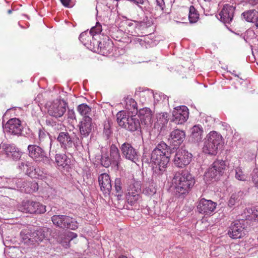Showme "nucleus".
Returning <instances> with one entry per match:
<instances>
[{
	"label": "nucleus",
	"mask_w": 258,
	"mask_h": 258,
	"mask_svg": "<svg viewBox=\"0 0 258 258\" xmlns=\"http://www.w3.org/2000/svg\"><path fill=\"white\" fill-rule=\"evenodd\" d=\"M192 156V154L186 150L179 149L174 155L173 163L176 167L183 168L190 163Z\"/></svg>",
	"instance_id": "nucleus-11"
},
{
	"label": "nucleus",
	"mask_w": 258,
	"mask_h": 258,
	"mask_svg": "<svg viewBox=\"0 0 258 258\" xmlns=\"http://www.w3.org/2000/svg\"><path fill=\"white\" fill-rule=\"evenodd\" d=\"M49 229L47 228H39L34 230L25 229L20 233L22 243L28 246H34L47 238Z\"/></svg>",
	"instance_id": "nucleus-3"
},
{
	"label": "nucleus",
	"mask_w": 258,
	"mask_h": 258,
	"mask_svg": "<svg viewBox=\"0 0 258 258\" xmlns=\"http://www.w3.org/2000/svg\"><path fill=\"white\" fill-rule=\"evenodd\" d=\"M123 104L124 108L133 114H136L138 112L137 103L133 98L129 97L125 98Z\"/></svg>",
	"instance_id": "nucleus-32"
},
{
	"label": "nucleus",
	"mask_w": 258,
	"mask_h": 258,
	"mask_svg": "<svg viewBox=\"0 0 258 258\" xmlns=\"http://www.w3.org/2000/svg\"><path fill=\"white\" fill-rule=\"evenodd\" d=\"M98 182L101 190L105 195H109L112 185L110 176L107 173H102L98 177Z\"/></svg>",
	"instance_id": "nucleus-22"
},
{
	"label": "nucleus",
	"mask_w": 258,
	"mask_h": 258,
	"mask_svg": "<svg viewBox=\"0 0 258 258\" xmlns=\"http://www.w3.org/2000/svg\"><path fill=\"white\" fill-rule=\"evenodd\" d=\"M199 19V14L197 10L193 6H191L189 9L188 20L191 24L196 23Z\"/></svg>",
	"instance_id": "nucleus-36"
},
{
	"label": "nucleus",
	"mask_w": 258,
	"mask_h": 258,
	"mask_svg": "<svg viewBox=\"0 0 258 258\" xmlns=\"http://www.w3.org/2000/svg\"><path fill=\"white\" fill-rule=\"evenodd\" d=\"M73 139V137L66 131L65 132L60 131L59 133L57 141L59 143L60 147L66 153L71 154L72 152L78 149L79 144H81L79 139H78V141L75 142Z\"/></svg>",
	"instance_id": "nucleus-6"
},
{
	"label": "nucleus",
	"mask_w": 258,
	"mask_h": 258,
	"mask_svg": "<svg viewBox=\"0 0 258 258\" xmlns=\"http://www.w3.org/2000/svg\"><path fill=\"white\" fill-rule=\"evenodd\" d=\"M204 130L200 124L195 125L190 129V140L195 143H199L202 141Z\"/></svg>",
	"instance_id": "nucleus-24"
},
{
	"label": "nucleus",
	"mask_w": 258,
	"mask_h": 258,
	"mask_svg": "<svg viewBox=\"0 0 258 258\" xmlns=\"http://www.w3.org/2000/svg\"><path fill=\"white\" fill-rule=\"evenodd\" d=\"M6 132L11 135H19L22 131L21 121L16 118H12L8 121L4 127Z\"/></svg>",
	"instance_id": "nucleus-18"
},
{
	"label": "nucleus",
	"mask_w": 258,
	"mask_h": 258,
	"mask_svg": "<svg viewBox=\"0 0 258 258\" xmlns=\"http://www.w3.org/2000/svg\"><path fill=\"white\" fill-rule=\"evenodd\" d=\"M3 149L7 156L14 160H18L21 156L22 152L13 144L4 145Z\"/></svg>",
	"instance_id": "nucleus-23"
},
{
	"label": "nucleus",
	"mask_w": 258,
	"mask_h": 258,
	"mask_svg": "<svg viewBox=\"0 0 258 258\" xmlns=\"http://www.w3.org/2000/svg\"><path fill=\"white\" fill-rule=\"evenodd\" d=\"M62 5L68 8H72L75 5V1L74 0H59Z\"/></svg>",
	"instance_id": "nucleus-51"
},
{
	"label": "nucleus",
	"mask_w": 258,
	"mask_h": 258,
	"mask_svg": "<svg viewBox=\"0 0 258 258\" xmlns=\"http://www.w3.org/2000/svg\"><path fill=\"white\" fill-rule=\"evenodd\" d=\"M39 140L40 142L46 141L49 142L50 148L51 147L52 141L49 134L42 129L39 130Z\"/></svg>",
	"instance_id": "nucleus-39"
},
{
	"label": "nucleus",
	"mask_w": 258,
	"mask_h": 258,
	"mask_svg": "<svg viewBox=\"0 0 258 258\" xmlns=\"http://www.w3.org/2000/svg\"><path fill=\"white\" fill-rule=\"evenodd\" d=\"M52 127L54 130L61 131L62 130V128L63 127V126L61 123H59L55 122V123H54L53 125L52 126Z\"/></svg>",
	"instance_id": "nucleus-53"
},
{
	"label": "nucleus",
	"mask_w": 258,
	"mask_h": 258,
	"mask_svg": "<svg viewBox=\"0 0 258 258\" xmlns=\"http://www.w3.org/2000/svg\"><path fill=\"white\" fill-rule=\"evenodd\" d=\"M53 224L59 228L76 230L78 228L77 221L72 217L67 215H53L51 217Z\"/></svg>",
	"instance_id": "nucleus-7"
},
{
	"label": "nucleus",
	"mask_w": 258,
	"mask_h": 258,
	"mask_svg": "<svg viewBox=\"0 0 258 258\" xmlns=\"http://www.w3.org/2000/svg\"><path fill=\"white\" fill-rule=\"evenodd\" d=\"M77 110L82 116L85 117L89 116L91 109L88 105L83 103L78 105Z\"/></svg>",
	"instance_id": "nucleus-38"
},
{
	"label": "nucleus",
	"mask_w": 258,
	"mask_h": 258,
	"mask_svg": "<svg viewBox=\"0 0 258 258\" xmlns=\"http://www.w3.org/2000/svg\"><path fill=\"white\" fill-rule=\"evenodd\" d=\"M168 149L167 144L161 142L152 152L151 161L153 165V175L156 177L162 175L166 171L170 160Z\"/></svg>",
	"instance_id": "nucleus-1"
},
{
	"label": "nucleus",
	"mask_w": 258,
	"mask_h": 258,
	"mask_svg": "<svg viewBox=\"0 0 258 258\" xmlns=\"http://www.w3.org/2000/svg\"><path fill=\"white\" fill-rule=\"evenodd\" d=\"M69 121L76 120V115L73 109H69L67 113Z\"/></svg>",
	"instance_id": "nucleus-52"
},
{
	"label": "nucleus",
	"mask_w": 258,
	"mask_h": 258,
	"mask_svg": "<svg viewBox=\"0 0 258 258\" xmlns=\"http://www.w3.org/2000/svg\"><path fill=\"white\" fill-rule=\"evenodd\" d=\"M101 163L102 165L105 167H108L110 165L112 164V160L108 157L102 156L101 159Z\"/></svg>",
	"instance_id": "nucleus-49"
},
{
	"label": "nucleus",
	"mask_w": 258,
	"mask_h": 258,
	"mask_svg": "<svg viewBox=\"0 0 258 258\" xmlns=\"http://www.w3.org/2000/svg\"><path fill=\"white\" fill-rule=\"evenodd\" d=\"M32 207V201H24L22 202V204L20 207V210L23 212L33 214V212L34 211Z\"/></svg>",
	"instance_id": "nucleus-37"
},
{
	"label": "nucleus",
	"mask_w": 258,
	"mask_h": 258,
	"mask_svg": "<svg viewBox=\"0 0 258 258\" xmlns=\"http://www.w3.org/2000/svg\"><path fill=\"white\" fill-rule=\"evenodd\" d=\"M56 121L51 118H48L46 120V124L49 126H52Z\"/></svg>",
	"instance_id": "nucleus-54"
},
{
	"label": "nucleus",
	"mask_w": 258,
	"mask_h": 258,
	"mask_svg": "<svg viewBox=\"0 0 258 258\" xmlns=\"http://www.w3.org/2000/svg\"><path fill=\"white\" fill-rule=\"evenodd\" d=\"M11 13H12V10H9L8 11V13H9V14H11Z\"/></svg>",
	"instance_id": "nucleus-59"
},
{
	"label": "nucleus",
	"mask_w": 258,
	"mask_h": 258,
	"mask_svg": "<svg viewBox=\"0 0 258 258\" xmlns=\"http://www.w3.org/2000/svg\"><path fill=\"white\" fill-rule=\"evenodd\" d=\"M153 96L154 104H159L165 102L166 100H167V97L164 94L162 93H156L154 94L152 92L149 91L143 92L140 94L141 101L143 102L142 98L145 97Z\"/></svg>",
	"instance_id": "nucleus-27"
},
{
	"label": "nucleus",
	"mask_w": 258,
	"mask_h": 258,
	"mask_svg": "<svg viewBox=\"0 0 258 258\" xmlns=\"http://www.w3.org/2000/svg\"><path fill=\"white\" fill-rule=\"evenodd\" d=\"M104 129H105V130H106V133H107V132H108V131L106 130V127H104Z\"/></svg>",
	"instance_id": "nucleus-61"
},
{
	"label": "nucleus",
	"mask_w": 258,
	"mask_h": 258,
	"mask_svg": "<svg viewBox=\"0 0 258 258\" xmlns=\"http://www.w3.org/2000/svg\"><path fill=\"white\" fill-rule=\"evenodd\" d=\"M222 142V136L216 131L210 132L206 136L203 148V152L209 155H215Z\"/></svg>",
	"instance_id": "nucleus-5"
},
{
	"label": "nucleus",
	"mask_w": 258,
	"mask_h": 258,
	"mask_svg": "<svg viewBox=\"0 0 258 258\" xmlns=\"http://www.w3.org/2000/svg\"><path fill=\"white\" fill-rule=\"evenodd\" d=\"M239 195L241 196V194H233L231 195L228 202V205L229 207H232L233 206L235 205L236 203L240 201V197Z\"/></svg>",
	"instance_id": "nucleus-44"
},
{
	"label": "nucleus",
	"mask_w": 258,
	"mask_h": 258,
	"mask_svg": "<svg viewBox=\"0 0 258 258\" xmlns=\"http://www.w3.org/2000/svg\"><path fill=\"white\" fill-rule=\"evenodd\" d=\"M67 103L63 100L56 99L48 107V114L55 118L61 117L66 111Z\"/></svg>",
	"instance_id": "nucleus-12"
},
{
	"label": "nucleus",
	"mask_w": 258,
	"mask_h": 258,
	"mask_svg": "<svg viewBox=\"0 0 258 258\" xmlns=\"http://www.w3.org/2000/svg\"><path fill=\"white\" fill-rule=\"evenodd\" d=\"M110 156L112 160V165L114 167L118 168V165L121 160V157L118 149L113 144L110 146Z\"/></svg>",
	"instance_id": "nucleus-29"
},
{
	"label": "nucleus",
	"mask_w": 258,
	"mask_h": 258,
	"mask_svg": "<svg viewBox=\"0 0 258 258\" xmlns=\"http://www.w3.org/2000/svg\"><path fill=\"white\" fill-rule=\"evenodd\" d=\"M30 165V162L28 161H21L18 163V168L22 171L26 172L27 168Z\"/></svg>",
	"instance_id": "nucleus-50"
},
{
	"label": "nucleus",
	"mask_w": 258,
	"mask_h": 258,
	"mask_svg": "<svg viewBox=\"0 0 258 258\" xmlns=\"http://www.w3.org/2000/svg\"><path fill=\"white\" fill-rule=\"evenodd\" d=\"M116 120L119 126L131 132L140 128V121L136 115H130L128 112L122 110L116 114Z\"/></svg>",
	"instance_id": "nucleus-4"
},
{
	"label": "nucleus",
	"mask_w": 258,
	"mask_h": 258,
	"mask_svg": "<svg viewBox=\"0 0 258 258\" xmlns=\"http://www.w3.org/2000/svg\"><path fill=\"white\" fill-rule=\"evenodd\" d=\"M38 189V185L34 181L26 182L24 188H22V192L26 193H31L36 191Z\"/></svg>",
	"instance_id": "nucleus-35"
},
{
	"label": "nucleus",
	"mask_w": 258,
	"mask_h": 258,
	"mask_svg": "<svg viewBox=\"0 0 258 258\" xmlns=\"http://www.w3.org/2000/svg\"><path fill=\"white\" fill-rule=\"evenodd\" d=\"M206 2H211L212 0H204Z\"/></svg>",
	"instance_id": "nucleus-60"
},
{
	"label": "nucleus",
	"mask_w": 258,
	"mask_h": 258,
	"mask_svg": "<svg viewBox=\"0 0 258 258\" xmlns=\"http://www.w3.org/2000/svg\"><path fill=\"white\" fill-rule=\"evenodd\" d=\"M252 181L255 187L258 189V168L254 169L252 171Z\"/></svg>",
	"instance_id": "nucleus-47"
},
{
	"label": "nucleus",
	"mask_w": 258,
	"mask_h": 258,
	"mask_svg": "<svg viewBox=\"0 0 258 258\" xmlns=\"http://www.w3.org/2000/svg\"><path fill=\"white\" fill-rule=\"evenodd\" d=\"M246 211L247 213L249 214L248 215V216H251V218H254L255 221L258 222V206L253 209H247Z\"/></svg>",
	"instance_id": "nucleus-45"
},
{
	"label": "nucleus",
	"mask_w": 258,
	"mask_h": 258,
	"mask_svg": "<svg viewBox=\"0 0 258 258\" xmlns=\"http://www.w3.org/2000/svg\"><path fill=\"white\" fill-rule=\"evenodd\" d=\"M55 162L59 170L68 168L71 162L70 159L64 154H57L55 157Z\"/></svg>",
	"instance_id": "nucleus-28"
},
{
	"label": "nucleus",
	"mask_w": 258,
	"mask_h": 258,
	"mask_svg": "<svg viewBox=\"0 0 258 258\" xmlns=\"http://www.w3.org/2000/svg\"><path fill=\"white\" fill-rule=\"evenodd\" d=\"M227 234L232 239L240 238L246 234V229L240 221H236L229 227Z\"/></svg>",
	"instance_id": "nucleus-17"
},
{
	"label": "nucleus",
	"mask_w": 258,
	"mask_h": 258,
	"mask_svg": "<svg viewBox=\"0 0 258 258\" xmlns=\"http://www.w3.org/2000/svg\"><path fill=\"white\" fill-rule=\"evenodd\" d=\"M99 5H98V4L96 6V10H97V11H98V8H99Z\"/></svg>",
	"instance_id": "nucleus-58"
},
{
	"label": "nucleus",
	"mask_w": 258,
	"mask_h": 258,
	"mask_svg": "<svg viewBox=\"0 0 258 258\" xmlns=\"http://www.w3.org/2000/svg\"><path fill=\"white\" fill-rule=\"evenodd\" d=\"M147 189H146V190L145 191L146 194L147 193Z\"/></svg>",
	"instance_id": "nucleus-63"
},
{
	"label": "nucleus",
	"mask_w": 258,
	"mask_h": 258,
	"mask_svg": "<svg viewBox=\"0 0 258 258\" xmlns=\"http://www.w3.org/2000/svg\"><path fill=\"white\" fill-rule=\"evenodd\" d=\"M235 177L240 181H245L246 179V175L244 173L243 169L240 166L236 167L234 168Z\"/></svg>",
	"instance_id": "nucleus-40"
},
{
	"label": "nucleus",
	"mask_w": 258,
	"mask_h": 258,
	"mask_svg": "<svg viewBox=\"0 0 258 258\" xmlns=\"http://www.w3.org/2000/svg\"><path fill=\"white\" fill-rule=\"evenodd\" d=\"M32 206L34 211L33 214H42L46 212L45 206L39 202L32 201Z\"/></svg>",
	"instance_id": "nucleus-41"
},
{
	"label": "nucleus",
	"mask_w": 258,
	"mask_h": 258,
	"mask_svg": "<svg viewBox=\"0 0 258 258\" xmlns=\"http://www.w3.org/2000/svg\"><path fill=\"white\" fill-rule=\"evenodd\" d=\"M78 126L82 138L88 137L94 127L92 119L89 116L83 117Z\"/></svg>",
	"instance_id": "nucleus-20"
},
{
	"label": "nucleus",
	"mask_w": 258,
	"mask_h": 258,
	"mask_svg": "<svg viewBox=\"0 0 258 258\" xmlns=\"http://www.w3.org/2000/svg\"><path fill=\"white\" fill-rule=\"evenodd\" d=\"M157 2L158 6L161 8L162 10H163L164 5L162 4V2L160 3L158 0H157Z\"/></svg>",
	"instance_id": "nucleus-56"
},
{
	"label": "nucleus",
	"mask_w": 258,
	"mask_h": 258,
	"mask_svg": "<svg viewBox=\"0 0 258 258\" xmlns=\"http://www.w3.org/2000/svg\"><path fill=\"white\" fill-rule=\"evenodd\" d=\"M157 123L162 126L166 124L168 121V115L166 112H162L157 114Z\"/></svg>",
	"instance_id": "nucleus-42"
},
{
	"label": "nucleus",
	"mask_w": 258,
	"mask_h": 258,
	"mask_svg": "<svg viewBox=\"0 0 258 258\" xmlns=\"http://www.w3.org/2000/svg\"><path fill=\"white\" fill-rule=\"evenodd\" d=\"M77 234L72 232H67L59 234L57 238V241L60 243L63 247L67 248L70 247V242L76 238Z\"/></svg>",
	"instance_id": "nucleus-26"
},
{
	"label": "nucleus",
	"mask_w": 258,
	"mask_h": 258,
	"mask_svg": "<svg viewBox=\"0 0 258 258\" xmlns=\"http://www.w3.org/2000/svg\"><path fill=\"white\" fill-rule=\"evenodd\" d=\"M217 206V203L210 200L202 198L199 201L197 206L198 211L205 216L213 215Z\"/></svg>",
	"instance_id": "nucleus-14"
},
{
	"label": "nucleus",
	"mask_w": 258,
	"mask_h": 258,
	"mask_svg": "<svg viewBox=\"0 0 258 258\" xmlns=\"http://www.w3.org/2000/svg\"><path fill=\"white\" fill-rule=\"evenodd\" d=\"M172 183L176 194L179 196L187 195L195 183V178L187 171L176 172L174 175Z\"/></svg>",
	"instance_id": "nucleus-2"
},
{
	"label": "nucleus",
	"mask_w": 258,
	"mask_h": 258,
	"mask_svg": "<svg viewBox=\"0 0 258 258\" xmlns=\"http://www.w3.org/2000/svg\"><path fill=\"white\" fill-rule=\"evenodd\" d=\"M29 155L36 161L48 163L49 157L45 151L39 146L36 145H29L28 146Z\"/></svg>",
	"instance_id": "nucleus-13"
},
{
	"label": "nucleus",
	"mask_w": 258,
	"mask_h": 258,
	"mask_svg": "<svg viewBox=\"0 0 258 258\" xmlns=\"http://www.w3.org/2000/svg\"><path fill=\"white\" fill-rule=\"evenodd\" d=\"M248 32L252 33H253L252 31H249Z\"/></svg>",
	"instance_id": "nucleus-62"
},
{
	"label": "nucleus",
	"mask_w": 258,
	"mask_h": 258,
	"mask_svg": "<svg viewBox=\"0 0 258 258\" xmlns=\"http://www.w3.org/2000/svg\"><path fill=\"white\" fill-rule=\"evenodd\" d=\"M185 138V133L182 130L178 129L173 131L170 135L169 140L174 146H177L180 145L184 140Z\"/></svg>",
	"instance_id": "nucleus-25"
},
{
	"label": "nucleus",
	"mask_w": 258,
	"mask_h": 258,
	"mask_svg": "<svg viewBox=\"0 0 258 258\" xmlns=\"http://www.w3.org/2000/svg\"><path fill=\"white\" fill-rule=\"evenodd\" d=\"M118 258H127V257L124 255H121V256H119Z\"/></svg>",
	"instance_id": "nucleus-57"
},
{
	"label": "nucleus",
	"mask_w": 258,
	"mask_h": 258,
	"mask_svg": "<svg viewBox=\"0 0 258 258\" xmlns=\"http://www.w3.org/2000/svg\"><path fill=\"white\" fill-rule=\"evenodd\" d=\"M244 18L247 22L253 23L258 27V10H251L242 14Z\"/></svg>",
	"instance_id": "nucleus-31"
},
{
	"label": "nucleus",
	"mask_w": 258,
	"mask_h": 258,
	"mask_svg": "<svg viewBox=\"0 0 258 258\" xmlns=\"http://www.w3.org/2000/svg\"><path fill=\"white\" fill-rule=\"evenodd\" d=\"M119 30L132 36H139L141 33V25L137 21L123 20L119 24Z\"/></svg>",
	"instance_id": "nucleus-9"
},
{
	"label": "nucleus",
	"mask_w": 258,
	"mask_h": 258,
	"mask_svg": "<svg viewBox=\"0 0 258 258\" xmlns=\"http://www.w3.org/2000/svg\"><path fill=\"white\" fill-rule=\"evenodd\" d=\"M141 183L139 181H134L129 185L127 191L125 195L127 202L131 205H134L139 201L141 198Z\"/></svg>",
	"instance_id": "nucleus-10"
},
{
	"label": "nucleus",
	"mask_w": 258,
	"mask_h": 258,
	"mask_svg": "<svg viewBox=\"0 0 258 258\" xmlns=\"http://www.w3.org/2000/svg\"><path fill=\"white\" fill-rule=\"evenodd\" d=\"M80 41L88 49L92 51H96L97 46H99V41L94 37L90 31H85L82 32L79 36Z\"/></svg>",
	"instance_id": "nucleus-15"
},
{
	"label": "nucleus",
	"mask_w": 258,
	"mask_h": 258,
	"mask_svg": "<svg viewBox=\"0 0 258 258\" xmlns=\"http://www.w3.org/2000/svg\"><path fill=\"white\" fill-rule=\"evenodd\" d=\"M90 31L92 33V34L94 35V37L96 38L102 31L101 25L99 23H97L96 26L92 27Z\"/></svg>",
	"instance_id": "nucleus-46"
},
{
	"label": "nucleus",
	"mask_w": 258,
	"mask_h": 258,
	"mask_svg": "<svg viewBox=\"0 0 258 258\" xmlns=\"http://www.w3.org/2000/svg\"><path fill=\"white\" fill-rule=\"evenodd\" d=\"M120 150L122 156L126 159L135 162L138 159V153L131 144L123 143L120 147Z\"/></svg>",
	"instance_id": "nucleus-21"
},
{
	"label": "nucleus",
	"mask_w": 258,
	"mask_h": 258,
	"mask_svg": "<svg viewBox=\"0 0 258 258\" xmlns=\"http://www.w3.org/2000/svg\"><path fill=\"white\" fill-rule=\"evenodd\" d=\"M250 5L255 6L258 4V0H245Z\"/></svg>",
	"instance_id": "nucleus-55"
},
{
	"label": "nucleus",
	"mask_w": 258,
	"mask_h": 258,
	"mask_svg": "<svg viewBox=\"0 0 258 258\" xmlns=\"http://www.w3.org/2000/svg\"><path fill=\"white\" fill-rule=\"evenodd\" d=\"M26 173L30 177L43 179L45 175L42 171H41L39 168L35 167L32 163L30 162V165L27 167Z\"/></svg>",
	"instance_id": "nucleus-30"
},
{
	"label": "nucleus",
	"mask_w": 258,
	"mask_h": 258,
	"mask_svg": "<svg viewBox=\"0 0 258 258\" xmlns=\"http://www.w3.org/2000/svg\"><path fill=\"white\" fill-rule=\"evenodd\" d=\"M114 187L117 196L118 197L119 196L121 197L123 190L122 188V183L120 178L115 179Z\"/></svg>",
	"instance_id": "nucleus-43"
},
{
	"label": "nucleus",
	"mask_w": 258,
	"mask_h": 258,
	"mask_svg": "<svg viewBox=\"0 0 258 258\" xmlns=\"http://www.w3.org/2000/svg\"><path fill=\"white\" fill-rule=\"evenodd\" d=\"M152 111L149 108L145 107L139 111V116L141 119L143 120L145 123L150 122L152 118Z\"/></svg>",
	"instance_id": "nucleus-34"
},
{
	"label": "nucleus",
	"mask_w": 258,
	"mask_h": 258,
	"mask_svg": "<svg viewBox=\"0 0 258 258\" xmlns=\"http://www.w3.org/2000/svg\"><path fill=\"white\" fill-rule=\"evenodd\" d=\"M225 162L218 160L213 162L207 171L205 172L204 177L206 181H210L217 176L222 175L225 169Z\"/></svg>",
	"instance_id": "nucleus-8"
},
{
	"label": "nucleus",
	"mask_w": 258,
	"mask_h": 258,
	"mask_svg": "<svg viewBox=\"0 0 258 258\" xmlns=\"http://www.w3.org/2000/svg\"><path fill=\"white\" fill-rule=\"evenodd\" d=\"M14 182L16 184L17 187L22 192V188H24L26 181L24 179L19 178L15 179Z\"/></svg>",
	"instance_id": "nucleus-48"
},
{
	"label": "nucleus",
	"mask_w": 258,
	"mask_h": 258,
	"mask_svg": "<svg viewBox=\"0 0 258 258\" xmlns=\"http://www.w3.org/2000/svg\"><path fill=\"white\" fill-rule=\"evenodd\" d=\"M99 46L96 47V51L103 55L109 53L112 47V44L111 42L108 39V41L106 42L105 44L102 45L101 42L99 41Z\"/></svg>",
	"instance_id": "nucleus-33"
},
{
	"label": "nucleus",
	"mask_w": 258,
	"mask_h": 258,
	"mask_svg": "<svg viewBox=\"0 0 258 258\" xmlns=\"http://www.w3.org/2000/svg\"><path fill=\"white\" fill-rule=\"evenodd\" d=\"M235 6L225 4L220 12L219 15L221 21L226 24H230L233 18Z\"/></svg>",
	"instance_id": "nucleus-19"
},
{
	"label": "nucleus",
	"mask_w": 258,
	"mask_h": 258,
	"mask_svg": "<svg viewBox=\"0 0 258 258\" xmlns=\"http://www.w3.org/2000/svg\"><path fill=\"white\" fill-rule=\"evenodd\" d=\"M188 114V109L186 106H177L172 111V120L176 124H181L187 120Z\"/></svg>",
	"instance_id": "nucleus-16"
}]
</instances>
